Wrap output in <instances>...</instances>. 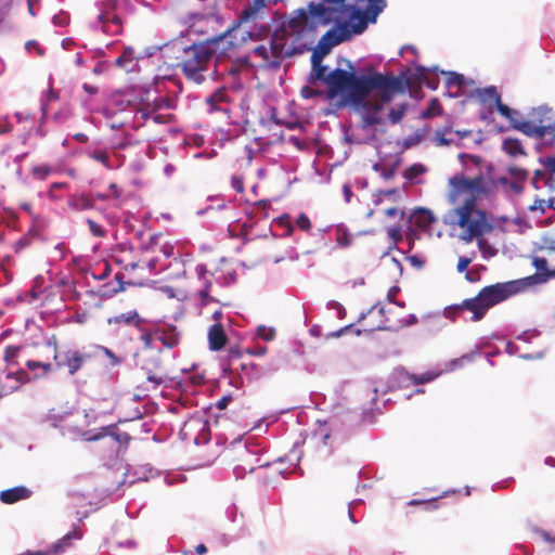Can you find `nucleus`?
Masks as SVG:
<instances>
[{"label": "nucleus", "mask_w": 555, "mask_h": 555, "mask_svg": "<svg viewBox=\"0 0 555 555\" xmlns=\"http://www.w3.org/2000/svg\"><path fill=\"white\" fill-rule=\"evenodd\" d=\"M449 203L456 205L463 202L453 209L452 214L456 217L454 223L465 230L461 236L465 242H470L493 230L487 212L477 208L478 198L493 194L499 188L515 194L524 190V183L518 180H509L507 177L487 180L481 173L474 178L456 173L449 179Z\"/></svg>", "instance_id": "1"}, {"label": "nucleus", "mask_w": 555, "mask_h": 555, "mask_svg": "<svg viewBox=\"0 0 555 555\" xmlns=\"http://www.w3.org/2000/svg\"><path fill=\"white\" fill-rule=\"evenodd\" d=\"M322 57L315 52L311 56L312 68L308 76V82L315 85L324 81L328 87V95L334 98L343 94L356 105L366 101L372 91L384 102H391L396 95L406 91L410 81L404 76L392 74L374 73L372 75H356L353 67L349 64L351 72L335 68L326 75L327 67L321 63Z\"/></svg>", "instance_id": "2"}, {"label": "nucleus", "mask_w": 555, "mask_h": 555, "mask_svg": "<svg viewBox=\"0 0 555 555\" xmlns=\"http://www.w3.org/2000/svg\"><path fill=\"white\" fill-rule=\"evenodd\" d=\"M346 0H320L305 9L295 10L288 18V27L298 38L314 42L320 27L338 23L347 13Z\"/></svg>", "instance_id": "3"}, {"label": "nucleus", "mask_w": 555, "mask_h": 555, "mask_svg": "<svg viewBox=\"0 0 555 555\" xmlns=\"http://www.w3.org/2000/svg\"><path fill=\"white\" fill-rule=\"evenodd\" d=\"M312 43L293 34L287 22L273 33L270 46L260 44L256 47L254 55L262 59L263 66L276 68L285 57L301 52L302 49H310Z\"/></svg>", "instance_id": "4"}, {"label": "nucleus", "mask_w": 555, "mask_h": 555, "mask_svg": "<svg viewBox=\"0 0 555 555\" xmlns=\"http://www.w3.org/2000/svg\"><path fill=\"white\" fill-rule=\"evenodd\" d=\"M522 289L520 281H509L486 286L473 298L464 299L460 305L452 307L455 311L468 310L473 313L470 320L478 322L485 318L493 306L518 294Z\"/></svg>", "instance_id": "5"}, {"label": "nucleus", "mask_w": 555, "mask_h": 555, "mask_svg": "<svg viewBox=\"0 0 555 555\" xmlns=\"http://www.w3.org/2000/svg\"><path fill=\"white\" fill-rule=\"evenodd\" d=\"M385 7L384 0H354V4L347 7L345 17L339 21L340 27L349 38L360 35L370 23L376 22Z\"/></svg>", "instance_id": "6"}, {"label": "nucleus", "mask_w": 555, "mask_h": 555, "mask_svg": "<svg viewBox=\"0 0 555 555\" xmlns=\"http://www.w3.org/2000/svg\"><path fill=\"white\" fill-rule=\"evenodd\" d=\"M210 46L211 43L204 40L183 49L182 56L177 66L181 68L188 80L197 85L204 82V74L207 72L214 56Z\"/></svg>", "instance_id": "7"}, {"label": "nucleus", "mask_w": 555, "mask_h": 555, "mask_svg": "<svg viewBox=\"0 0 555 555\" xmlns=\"http://www.w3.org/2000/svg\"><path fill=\"white\" fill-rule=\"evenodd\" d=\"M552 114V109L540 107L532 111L529 119H519L514 116L511 124L513 128L528 137L539 139L545 144H553L555 141V121Z\"/></svg>", "instance_id": "8"}, {"label": "nucleus", "mask_w": 555, "mask_h": 555, "mask_svg": "<svg viewBox=\"0 0 555 555\" xmlns=\"http://www.w3.org/2000/svg\"><path fill=\"white\" fill-rule=\"evenodd\" d=\"M53 348V359L56 369H66L69 375H75L80 371L87 361L90 359V354L81 352L78 349L68 348L66 350H59L57 341L55 338L48 343Z\"/></svg>", "instance_id": "9"}, {"label": "nucleus", "mask_w": 555, "mask_h": 555, "mask_svg": "<svg viewBox=\"0 0 555 555\" xmlns=\"http://www.w3.org/2000/svg\"><path fill=\"white\" fill-rule=\"evenodd\" d=\"M99 22L106 34L118 35L122 31L124 17L118 0H104L100 3Z\"/></svg>", "instance_id": "10"}, {"label": "nucleus", "mask_w": 555, "mask_h": 555, "mask_svg": "<svg viewBox=\"0 0 555 555\" xmlns=\"http://www.w3.org/2000/svg\"><path fill=\"white\" fill-rule=\"evenodd\" d=\"M476 98L478 101L486 105L491 112L493 107L506 119L514 120V116H518V112L509 108L507 105L502 103L501 94L498 92L494 86H489L482 89L476 90Z\"/></svg>", "instance_id": "11"}, {"label": "nucleus", "mask_w": 555, "mask_h": 555, "mask_svg": "<svg viewBox=\"0 0 555 555\" xmlns=\"http://www.w3.org/2000/svg\"><path fill=\"white\" fill-rule=\"evenodd\" d=\"M267 464L260 463V457L248 448L238 449L233 459V473L236 478L243 479L247 473H253L256 468L264 467Z\"/></svg>", "instance_id": "12"}, {"label": "nucleus", "mask_w": 555, "mask_h": 555, "mask_svg": "<svg viewBox=\"0 0 555 555\" xmlns=\"http://www.w3.org/2000/svg\"><path fill=\"white\" fill-rule=\"evenodd\" d=\"M543 169H537L531 180L535 190L547 189L555 191V156L541 158Z\"/></svg>", "instance_id": "13"}, {"label": "nucleus", "mask_w": 555, "mask_h": 555, "mask_svg": "<svg viewBox=\"0 0 555 555\" xmlns=\"http://www.w3.org/2000/svg\"><path fill=\"white\" fill-rule=\"evenodd\" d=\"M206 42L211 43L210 49L212 50V55L218 53L219 56H229L230 53L234 52L238 47V41L233 28L206 39Z\"/></svg>", "instance_id": "14"}, {"label": "nucleus", "mask_w": 555, "mask_h": 555, "mask_svg": "<svg viewBox=\"0 0 555 555\" xmlns=\"http://www.w3.org/2000/svg\"><path fill=\"white\" fill-rule=\"evenodd\" d=\"M334 24L336 27L328 29L319 40L318 47L323 53L330 52L333 47L350 39L340 27L339 22Z\"/></svg>", "instance_id": "15"}, {"label": "nucleus", "mask_w": 555, "mask_h": 555, "mask_svg": "<svg viewBox=\"0 0 555 555\" xmlns=\"http://www.w3.org/2000/svg\"><path fill=\"white\" fill-rule=\"evenodd\" d=\"M107 323L109 325L115 326V330H119L118 327L120 325L134 326L139 330H142V324L144 323V320L139 315V313L135 310H132L108 318Z\"/></svg>", "instance_id": "16"}, {"label": "nucleus", "mask_w": 555, "mask_h": 555, "mask_svg": "<svg viewBox=\"0 0 555 555\" xmlns=\"http://www.w3.org/2000/svg\"><path fill=\"white\" fill-rule=\"evenodd\" d=\"M228 343V336L219 322L211 325L208 330L209 349L212 351L221 350Z\"/></svg>", "instance_id": "17"}, {"label": "nucleus", "mask_w": 555, "mask_h": 555, "mask_svg": "<svg viewBox=\"0 0 555 555\" xmlns=\"http://www.w3.org/2000/svg\"><path fill=\"white\" fill-rule=\"evenodd\" d=\"M371 93H374V96L376 98L377 102L374 104H371L370 102H365V106H372V109L367 111L363 115V126H377L383 122V118L379 116V112L383 109V104L385 103L375 91H372ZM363 104V102L361 103Z\"/></svg>", "instance_id": "18"}, {"label": "nucleus", "mask_w": 555, "mask_h": 555, "mask_svg": "<svg viewBox=\"0 0 555 555\" xmlns=\"http://www.w3.org/2000/svg\"><path fill=\"white\" fill-rule=\"evenodd\" d=\"M31 495V491L24 487L17 486L0 492V501L4 504H14L18 501L26 500Z\"/></svg>", "instance_id": "19"}, {"label": "nucleus", "mask_w": 555, "mask_h": 555, "mask_svg": "<svg viewBox=\"0 0 555 555\" xmlns=\"http://www.w3.org/2000/svg\"><path fill=\"white\" fill-rule=\"evenodd\" d=\"M229 102V94L225 88L217 89L210 96L207 98L206 104L209 106V112H227L228 108L223 104Z\"/></svg>", "instance_id": "20"}, {"label": "nucleus", "mask_w": 555, "mask_h": 555, "mask_svg": "<svg viewBox=\"0 0 555 555\" xmlns=\"http://www.w3.org/2000/svg\"><path fill=\"white\" fill-rule=\"evenodd\" d=\"M139 112L144 119H152L155 124H169L173 119L172 114L158 113V108L153 107L151 103L142 106Z\"/></svg>", "instance_id": "21"}, {"label": "nucleus", "mask_w": 555, "mask_h": 555, "mask_svg": "<svg viewBox=\"0 0 555 555\" xmlns=\"http://www.w3.org/2000/svg\"><path fill=\"white\" fill-rule=\"evenodd\" d=\"M67 205L76 211L92 209L94 208V197L90 194L72 195L67 201Z\"/></svg>", "instance_id": "22"}, {"label": "nucleus", "mask_w": 555, "mask_h": 555, "mask_svg": "<svg viewBox=\"0 0 555 555\" xmlns=\"http://www.w3.org/2000/svg\"><path fill=\"white\" fill-rule=\"evenodd\" d=\"M115 65L127 73L132 72L137 65V56L134 55L133 48L127 47L116 59Z\"/></svg>", "instance_id": "23"}, {"label": "nucleus", "mask_w": 555, "mask_h": 555, "mask_svg": "<svg viewBox=\"0 0 555 555\" xmlns=\"http://www.w3.org/2000/svg\"><path fill=\"white\" fill-rule=\"evenodd\" d=\"M156 338L167 348H173L179 344V334L176 327L157 328Z\"/></svg>", "instance_id": "24"}, {"label": "nucleus", "mask_w": 555, "mask_h": 555, "mask_svg": "<svg viewBox=\"0 0 555 555\" xmlns=\"http://www.w3.org/2000/svg\"><path fill=\"white\" fill-rule=\"evenodd\" d=\"M412 221L416 228L427 230L435 221V217L430 210L418 208L412 215Z\"/></svg>", "instance_id": "25"}, {"label": "nucleus", "mask_w": 555, "mask_h": 555, "mask_svg": "<svg viewBox=\"0 0 555 555\" xmlns=\"http://www.w3.org/2000/svg\"><path fill=\"white\" fill-rule=\"evenodd\" d=\"M266 7V0H251V3L246 7L241 15V22H248L250 20H255L258 13Z\"/></svg>", "instance_id": "26"}, {"label": "nucleus", "mask_w": 555, "mask_h": 555, "mask_svg": "<svg viewBox=\"0 0 555 555\" xmlns=\"http://www.w3.org/2000/svg\"><path fill=\"white\" fill-rule=\"evenodd\" d=\"M124 275L121 273H116L115 282H108L103 285V296L112 297L119 292L125 289V283L122 281Z\"/></svg>", "instance_id": "27"}, {"label": "nucleus", "mask_w": 555, "mask_h": 555, "mask_svg": "<svg viewBox=\"0 0 555 555\" xmlns=\"http://www.w3.org/2000/svg\"><path fill=\"white\" fill-rule=\"evenodd\" d=\"M503 151L511 156L524 155L525 151L520 140L514 138H507L502 144Z\"/></svg>", "instance_id": "28"}, {"label": "nucleus", "mask_w": 555, "mask_h": 555, "mask_svg": "<svg viewBox=\"0 0 555 555\" xmlns=\"http://www.w3.org/2000/svg\"><path fill=\"white\" fill-rule=\"evenodd\" d=\"M442 114V106L438 99H431L427 108L422 112V118L428 119Z\"/></svg>", "instance_id": "29"}, {"label": "nucleus", "mask_w": 555, "mask_h": 555, "mask_svg": "<svg viewBox=\"0 0 555 555\" xmlns=\"http://www.w3.org/2000/svg\"><path fill=\"white\" fill-rule=\"evenodd\" d=\"M26 366L29 371H33V372L40 369L42 371L40 376H47L53 370L52 363L40 362V361H35V360L26 361Z\"/></svg>", "instance_id": "30"}, {"label": "nucleus", "mask_w": 555, "mask_h": 555, "mask_svg": "<svg viewBox=\"0 0 555 555\" xmlns=\"http://www.w3.org/2000/svg\"><path fill=\"white\" fill-rule=\"evenodd\" d=\"M546 208H555L554 197L535 198L533 205L530 206V210L532 211L540 210L541 212H544Z\"/></svg>", "instance_id": "31"}, {"label": "nucleus", "mask_w": 555, "mask_h": 555, "mask_svg": "<svg viewBox=\"0 0 555 555\" xmlns=\"http://www.w3.org/2000/svg\"><path fill=\"white\" fill-rule=\"evenodd\" d=\"M408 108V104L403 103L398 107L391 108L389 111L388 117L391 124H398L402 120Z\"/></svg>", "instance_id": "32"}, {"label": "nucleus", "mask_w": 555, "mask_h": 555, "mask_svg": "<svg viewBox=\"0 0 555 555\" xmlns=\"http://www.w3.org/2000/svg\"><path fill=\"white\" fill-rule=\"evenodd\" d=\"M89 157L101 163L106 168H111L109 155L105 150H94L88 153Z\"/></svg>", "instance_id": "33"}, {"label": "nucleus", "mask_w": 555, "mask_h": 555, "mask_svg": "<svg viewBox=\"0 0 555 555\" xmlns=\"http://www.w3.org/2000/svg\"><path fill=\"white\" fill-rule=\"evenodd\" d=\"M141 331H142V335H141L140 339H141L144 348L153 349L155 347V341L157 340L156 330L153 332H149L142 327Z\"/></svg>", "instance_id": "34"}, {"label": "nucleus", "mask_w": 555, "mask_h": 555, "mask_svg": "<svg viewBox=\"0 0 555 555\" xmlns=\"http://www.w3.org/2000/svg\"><path fill=\"white\" fill-rule=\"evenodd\" d=\"M211 287V281L205 280V284L203 285V288L198 291L197 295L201 300V305H208L209 302L215 301L214 297L209 295V289Z\"/></svg>", "instance_id": "35"}, {"label": "nucleus", "mask_w": 555, "mask_h": 555, "mask_svg": "<svg viewBox=\"0 0 555 555\" xmlns=\"http://www.w3.org/2000/svg\"><path fill=\"white\" fill-rule=\"evenodd\" d=\"M426 171V168L422 164H413L412 166L408 167L404 171V178L406 180H413L416 177L423 175Z\"/></svg>", "instance_id": "36"}, {"label": "nucleus", "mask_w": 555, "mask_h": 555, "mask_svg": "<svg viewBox=\"0 0 555 555\" xmlns=\"http://www.w3.org/2000/svg\"><path fill=\"white\" fill-rule=\"evenodd\" d=\"M17 389H18V382H15V384H12L11 380L5 379V376L3 378H0V398H3Z\"/></svg>", "instance_id": "37"}, {"label": "nucleus", "mask_w": 555, "mask_h": 555, "mask_svg": "<svg viewBox=\"0 0 555 555\" xmlns=\"http://www.w3.org/2000/svg\"><path fill=\"white\" fill-rule=\"evenodd\" d=\"M378 330L395 331L396 328H395V326L389 325V324L386 323V321H384V322H379L376 325H370V326L364 327L362 330L358 328V330H356V334L357 335H361L362 333H372V332L378 331Z\"/></svg>", "instance_id": "38"}, {"label": "nucleus", "mask_w": 555, "mask_h": 555, "mask_svg": "<svg viewBox=\"0 0 555 555\" xmlns=\"http://www.w3.org/2000/svg\"><path fill=\"white\" fill-rule=\"evenodd\" d=\"M396 169H397V165L395 164L393 166L391 167H384L382 165H374V170L379 172V175L385 179V180H390L395 177L396 175Z\"/></svg>", "instance_id": "39"}, {"label": "nucleus", "mask_w": 555, "mask_h": 555, "mask_svg": "<svg viewBox=\"0 0 555 555\" xmlns=\"http://www.w3.org/2000/svg\"><path fill=\"white\" fill-rule=\"evenodd\" d=\"M74 538H76L75 532L67 533L63 539H61L53 545V553L57 554L63 552L64 548L70 544V540Z\"/></svg>", "instance_id": "40"}, {"label": "nucleus", "mask_w": 555, "mask_h": 555, "mask_svg": "<svg viewBox=\"0 0 555 555\" xmlns=\"http://www.w3.org/2000/svg\"><path fill=\"white\" fill-rule=\"evenodd\" d=\"M21 351L20 346H8L4 350L3 359L7 363L12 364L15 363V360Z\"/></svg>", "instance_id": "41"}, {"label": "nucleus", "mask_w": 555, "mask_h": 555, "mask_svg": "<svg viewBox=\"0 0 555 555\" xmlns=\"http://www.w3.org/2000/svg\"><path fill=\"white\" fill-rule=\"evenodd\" d=\"M336 242L341 247H348L352 242V236L346 230L338 228Z\"/></svg>", "instance_id": "42"}, {"label": "nucleus", "mask_w": 555, "mask_h": 555, "mask_svg": "<svg viewBox=\"0 0 555 555\" xmlns=\"http://www.w3.org/2000/svg\"><path fill=\"white\" fill-rule=\"evenodd\" d=\"M5 379L11 380L12 384H15V382H18V387H20L21 384L28 380V374H27V372L21 370L15 373L5 374Z\"/></svg>", "instance_id": "43"}, {"label": "nucleus", "mask_w": 555, "mask_h": 555, "mask_svg": "<svg viewBox=\"0 0 555 555\" xmlns=\"http://www.w3.org/2000/svg\"><path fill=\"white\" fill-rule=\"evenodd\" d=\"M508 173L511 176V179L518 180L520 182H525L529 176V172L522 168L519 167H509Z\"/></svg>", "instance_id": "44"}, {"label": "nucleus", "mask_w": 555, "mask_h": 555, "mask_svg": "<svg viewBox=\"0 0 555 555\" xmlns=\"http://www.w3.org/2000/svg\"><path fill=\"white\" fill-rule=\"evenodd\" d=\"M451 129L449 127H446L443 130H436L435 132V140L438 145H450L453 141L451 139L446 138V133L450 132Z\"/></svg>", "instance_id": "45"}, {"label": "nucleus", "mask_w": 555, "mask_h": 555, "mask_svg": "<svg viewBox=\"0 0 555 555\" xmlns=\"http://www.w3.org/2000/svg\"><path fill=\"white\" fill-rule=\"evenodd\" d=\"M296 225L304 232H309L312 228L311 221L305 212L299 214L296 219Z\"/></svg>", "instance_id": "46"}, {"label": "nucleus", "mask_w": 555, "mask_h": 555, "mask_svg": "<svg viewBox=\"0 0 555 555\" xmlns=\"http://www.w3.org/2000/svg\"><path fill=\"white\" fill-rule=\"evenodd\" d=\"M90 232L96 237H103L106 234L104 228L92 219L87 220Z\"/></svg>", "instance_id": "47"}, {"label": "nucleus", "mask_w": 555, "mask_h": 555, "mask_svg": "<svg viewBox=\"0 0 555 555\" xmlns=\"http://www.w3.org/2000/svg\"><path fill=\"white\" fill-rule=\"evenodd\" d=\"M257 334L259 337H261L266 341L273 340L275 337V330L274 328H268L264 325H260L257 328Z\"/></svg>", "instance_id": "48"}, {"label": "nucleus", "mask_w": 555, "mask_h": 555, "mask_svg": "<svg viewBox=\"0 0 555 555\" xmlns=\"http://www.w3.org/2000/svg\"><path fill=\"white\" fill-rule=\"evenodd\" d=\"M155 108H172V101L166 96H157L153 100L151 104Z\"/></svg>", "instance_id": "49"}, {"label": "nucleus", "mask_w": 555, "mask_h": 555, "mask_svg": "<svg viewBox=\"0 0 555 555\" xmlns=\"http://www.w3.org/2000/svg\"><path fill=\"white\" fill-rule=\"evenodd\" d=\"M51 173V168L47 165H40L33 168V175L44 180Z\"/></svg>", "instance_id": "50"}, {"label": "nucleus", "mask_w": 555, "mask_h": 555, "mask_svg": "<svg viewBox=\"0 0 555 555\" xmlns=\"http://www.w3.org/2000/svg\"><path fill=\"white\" fill-rule=\"evenodd\" d=\"M300 94L305 99H312L322 94V92L318 89H314L311 86H304L300 90Z\"/></svg>", "instance_id": "51"}, {"label": "nucleus", "mask_w": 555, "mask_h": 555, "mask_svg": "<svg viewBox=\"0 0 555 555\" xmlns=\"http://www.w3.org/2000/svg\"><path fill=\"white\" fill-rule=\"evenodd\" d=\"M388 236L395 242H399L402 240L401 227L400 225H391L387 229Z\"/></svg>", "instance_id": "52"}, {"label": "nucleus", "mask_w": 555, "mask_h": 555, "mask_svg": "<svg viewBox=\"0 0 555 555\" xmlns=\"http://www.w3.org/2000/svg\"><path fill=\"white\" fill-rule=\"evenodd\" d=\"M420 504H425L427 509H436L438 507V505L436 504V499L425 500V501L411 500L408 502V505H410V506H416Z\"/></svg>", "instance_id": "53"}, {"label": "nucleus", "mask_w": 555, "mask_h": 555, "mask_svg": "<svg viewBox=\"0 0 555 555\" xmlns=\"http://www.w3.org/2000/svg\"><path fill=\"white\" fill-rule=\"evenodd\" d=\"M473 257L461 256L457 261L456 270L457 272H464L468 266L472 263Z\"/></svg>", "instance_id": "54"}, {"label": "nucleus", "mask_w": 555, "mask_h": 555, "mask_svg": "<svg viewBox=\"0 0 555 555\" xmlns=\"http://www.w3.org/2000/svg\"><path fill=\"white\" fill-rule=\"evenodd\" d=\"M13 125L10 122L7 116H0V134L12 131Z\"/></svg>", "instance_id": "55"}, {"label": "nucleus", "mask_w": 555, "mask_h": 555, "mask_svg": "<svg viewBox=\"0 0 555 555\" xmlns=\"http://www.w3.org/2000/svg\"><path fill=\"white\" fill-rule=\"evenodd\" d=\"M464 83V77L463 75L456 74V73H450V76L448 78V85L449 86H459L461 87Z\"/></svg>", "instance_id": "56"}, {"label": "nucleus", "mask_w": 555, "mask_h": 555, "mask_svg": "<svg viewBox=\"0 0 555 555\" xmlns=\"http://www.w3.org/2000/svg\"><path fill=\"white\" fill-rule=\"evenodd\" d=\"M331 438V435L330 433H327L325 429L323 428H320L319 430L314 431L313 434V437L311 440L313 439H319L323 444H326L327 443V440Z\"/></svg>", "instance_id": "57"}, {"label": "nucleus", "mask_w": 555, "mask_h": 555, "mask_svg": "<svg viewBox=\"0 0 555 555\" xmlns=\"http://www.w3.org/2000/svg\"><path fill=\"white\" fill-rule=\"evenodd\" d=\"M106 193H108V195H111L112 199H119L122 192H121L120 188L116 183H111L108 185V189H107Z\"/></svg>", "instance_id": "58"}, {"label": "nucleus", "mask_w": 555, "mask_h": 555, "mask_svg": "<svg viewBox=\"0 0 555 555\" xmlns=\"http://www.w3.org/2000/svg\"><path fill=\"white\" fill-rule=\"evenodd\" d=\"M231 185H232L233 190H235L237 193H242L244 191L243 179L238 176H232Z\"/></svg>", "instance_id": "59"}, {"label": "nucleus", "mask_w": 555, "mask_h": 555, "mask_svg": "<svg viewBox=\"0 0 555 555\" xmlns=\"http://www.w3.org/2000/svg\"><path fill=\"white\" fill-rule=\"evenodd\" d=\"M195 271H196V274H197L199 281H202V284L204 285L205 280H208L207 279L208 270H207L206 264H204V263L197 264Z\"/></svg>", "instance_id": "60"}, {"label": "nucleus", "mask_w": 555, "mask_h": 555, "mask_svg": "<svg viewBox=\"0 0 555 555\" xmlns=\"http://www.w3.org/2000/svg\"><path fill=\"white\" fill-rule=\"evenodd\" d=\"M385 215L389 218H398L401 220L404 217V211L399 210L397 207H390L385 210Z\"/></svg>", "instance_id": "61"}, {"label": "nucleus", "mask_w": 555, "mask_h": 555, "mask_svg": "<svg viewBox=\"0 0 555 555\" xmlns=\"http://www.w3.org/2000/svg\"><path fill=\"white\" fill-rule=\"evenodd\" d=\"M459 158L461 159L462 164H464V165H466V159L470 160L475 165H479L481 162V158L476 155L460 154Z\"/></svg>", "instance_id": "62"}, {"label": "nucleus", "mask_w": 555, "mask_h": 555, "mask_svg": "<svg viewBox=\"0 0 555 555\" xmlns=\"http://www.w3.org/2000/svg\"><path fill=\"white\" fill-rule=\"evenodd\" d=\"M232 401V397L230 395L228 396H223L221 399H219L216 403V406L219 409V410H224L229 403Z\"/></svg>", "instance_id": "63"}, {"label": "nucleus", "mask_w": 555, "mask_h": 555, "mask_svg": "<svg viewBox=\"0 0 555 555\" xmlns=\"http://www.w3.org/2000/svg\"><path fill=\"white\" fill-rule=\"evenodd\" d=\"M533 264L539 271H543V272L547 271V263L544 258H535Z\"/></svg>", "instance_id": "64"}]
</instances>
